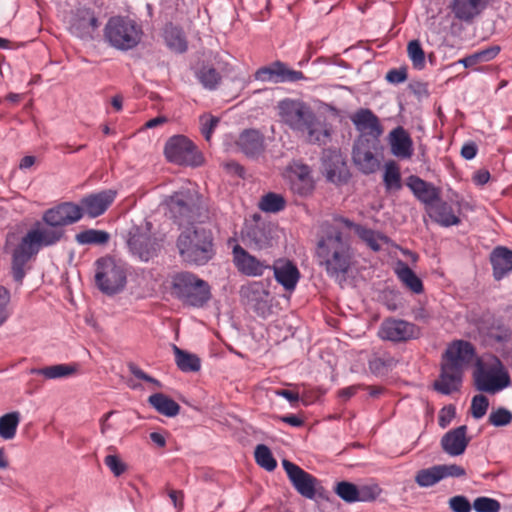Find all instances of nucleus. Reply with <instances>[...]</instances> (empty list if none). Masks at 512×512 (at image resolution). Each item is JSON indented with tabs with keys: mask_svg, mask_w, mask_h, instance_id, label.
<instances>
[{
	"mask_svg": "<svg viewBox=\"0 0 512 512\" xmlns=\"http://www.w3.org/2000/svg\"><path fill=\"white\" fill-rule=\"evenodd\" d=\"M316 256L319 265L324 267L329 277L340 284L346 280L352 265L353 252L350 244L343 239L340 230L332 228L319 240Z\"/></svg>",
	"mask_w": 512,
	"mask_h": 512,
	"instance_id": "obj_1",
	"label": "nucleus"
},
{
	"mask_svg": "<svg viewBox=\"0 0 512 512\" xmlns=\"http://www.w3.org/2000/svg\"><path fill=\"white\" fill-rule=\"evenodd\" d=\"M176 246L183 262L191 266H204L215 255L213 236L203 227H188L177 238Z\"/></svg>",
	"mask_w": 512,
	"mask_h": 512,
	"instance_id": "obj_2",
	"label": "nucleus"
},
{
	"mask_svg": "<svg viewBox=\"0 0 512 512\" xmlns=\"http://www.w3.org/2000/svg\"><path fill=\"white\" fill-rule=\"evenodd\" d=\"M473 379L475 388L488 394H496L511 384L507 368L494 355H487L477 360Z\"/></svg>",
	"mask_w": 512,
	"mask_h": 512,
	"instance_id": "obj_3",
	"label": "nucleus"
},
{
	"mask_svg": "<svg viewBox=\"0 0 512 512\" xmlns=\"http://www.w3.org/2000/svg\"><path fill=\"white\" fill-rule=\"evenodd\" d=\"M151 223L132 227L126 237L129 253L141 262H149L158 257L162 249V239L151 232Z\"/></svg>",
	"mask_w": 512,
	"mask_h": 512,
	"instance_id": "obj_4",
	"label": "nucleus"
},
{
	"mask_svg": "<svg viewBox=\"0 0 512 512\" xmlns=\"http://www.w3.org/2000/svg\"><path fill=\"white\" fill-rule=\"evenodd\" d=\"M172 288L178 299L194 307L203 306L211 297L208 283L187 271L173 276Z\"/></svg>",
	"mask_w": 512,
	"mask_h": 512,
	"instance_id": "obj_5",
	"label": "nucleus"
},
{
	"mask_svg": "<svg viewBox=\"0 0 512 512\" xmlns=\"http://www.w3.org/2000/svg\"><path fill=\"white\" fill-rule=\"evenodd\" d=\"M141 27L132 19L115 16L108 20L104 29L106 41L119 50H129L141 40Z\"/></svg>",
	"mask_w": 512,
	"mask_h": 512,
	"instance_id": "obj_6",
	"label": "nucleus"
},
{
	"mask_svg": "<svg viewBox=\"0 0 512 512\" xmlns=\"http://www.w3.org/2000/svg\"><path fill=\"white\" fill-rule=\"evenodd\" d=\"M95 282L97 287L107 295L120 292L126 283V272L122 265L113 258L104 257L96 261Z\"/></svg>",
	"mask_w": 512,
	"mask_h": 512,
	"instance_id": "obj_7",
	"label": "nucleus"
},
{
	"mask_svg": "<svg viewBox=\"0 0 512 512\" xmlns=\"http://www.w3.org/2000/svg\"><path fill=\"white\" fill-rule=\"evenodd\" d=\"M165 203L170 216L179 225L199 218V197L189 189L175 192L166 199Z\"/></svg>",
	"mask_w": 512,
	"mask_h": 512,
	"instance_id": "obj_8",
	"label": "nucleus"
},
{
	"mask_svg": "<svg viewBox=\"0 0 512 512\" xmlns=\"http://www.w3.org/2000/svg\"><path fill=\"white\" fill-rule=\"evenodd\" d=\"M282 466L291 484L301 496L310 500L325 498V489L316 477L287 459L282 460Z\"/></svg>",
	"mask_w": 512,
	"mask_h": 512,
	"instance_id": "obj_9",
	"label": "nucleus"
},
{
	"mask_svg": "<svg viewBox=\"0 0 512 512\" xmlns=\"http://www.w3.org/2000/svg\"><path fill=\"white\" fill-rule=\"evenodd\" d=\"M168 161L178 165L197 166L201 164V156L196 146L184 135L170 137L164 147Z\"/></svg>",
	"mask_w": 512,
	"mask_h": 512,
	"instance_id": "obj_10",
	"label": "nucleus"
},
{
	"mask_svg": "<svg viewBox=\"0 0 512 512\" xmlns=\"http://www.w3.org/2000/svg\"><path fill=\"white\" fill-rule=\"evenodd\" d=\"M64 236V229L44 222H37L20 242L32 253L37 254L41 247L55 245Z\"/></svg>",
	"mask_w": 512,
	"mask_h": 512,
	"instance_id": "obj_11",
	"label": "nucleus"
},
{
	"mask_svg": "<svg viewBox=\"0 0 512 512\" xmlns=\"http://www.w3.org/2000/svg\"><path fill=\"white\" fill-rule=\"evenodd\" d=\"M278 108L282 120L293 130L301 132L313 120L314 113L303 102L285 99Z\"/></svg>",
	"mask_w": 512,
	"mask_h": 512,
	"instance_id": "obj_12",
	"label": "nucleus"
},
{
	"mask_svg": "<svg viewBox=\"0 0 512 512\" xmlns=\"http://www.w3.org/2000/svg\"><path fill=\"white\" fill-rule=\"evenodd\" d=\"M382 340L406 342L420 336V329L413 323L396 318L385 319L378 330Z\"/></svg>",
	"mask_w": 512,
	"mask_h": 512,
	"instance_id": "obj_13",
	"label": "nucleus"
},
{
	"mask_svg": "<svg viewBox=\"0 0 512 512\" xmlns=\"http://www.w3.org/2000/svg\"><path fill=\"white\" fill-rule=\"evenodd\" d=\"M321 159L322 172L328 181L336 184L347 181L349 172L339 151L333 149L324 150Z\"/></svg>",
	"mask_w": 512,
	"mask_h": 512,
	"instance_id": "obj_14",
	"label": "nucleus"
},
{
	"mask_svg": "<svg viewBox=\"0 0 512 512\" xmlns=\"http://www.w3.org/2000/svg\"><path fill=\"white\" fill-rule=\"evenodd\" d=\"M255 79L263 82L282 83L300 81L305 77L301 71L290 69L284 63L276 61L270 66L258 69Z\"/></svg>",
	"mask_w": 512,
	"mask_h": 512,
	"instance_id": "obj_15",
	"label": "nucleus"
},
{
	"mask_svg": "<svg viewBox=\"0 0 512 512\" xmlns=\"http://www.w3.org/2000/svg\"><path fill=\"white\" fill-rule=\"evenodd\" d=\"M82 218L79 205L64 202L44 212L42 220L49 225L61 227L73 224Z\"/></svg>",
	"mask_w": 512,
	"mask_h": 512,
	"instance_id": "obj_16",
	"label": "nucleus"
},
{
	"mask_svg": "<svg viewBox=\"0 0 512 512\" xmlns=\"http://www.w3.org/2000/svg\"><path fill=\"white\" fill-rule=\"evenodd\" d=\"M98 26V19L91 9L79 8L72 16L70 31L78 38L91 40Z\"/></svg>",
	"mask_w": 512,
	"mask_h": 512,
	"instance_id": "obj_17",
	"label": "nucleus"
},
{
	"mask_svg": "<svg viewBox=\"0 0 512 512\" xmlns=\"http://www.w3.org/2000/svg\"><path fill=\"white\" fill-rule=\"evenodd\" d=\"M115 196L116 191L109 189L82 198L79 205L82 215L86 214L91 218L102 215L112 204Z\"/></svg>",
	"mask_w": 512,
	"mask_h": 512,
	"instance_id": "obj_18",
	"label": "nucleus"
},
{
	"mask_svg": "<svg viewBox=\"0 0 512 512\" xmlns=\"http://www.w3.org/2000/svg\"><path fill=\"white\" fill-rule=\"evenodd\" d=\"M463 371L464 369L460 366L443 360L439 379L434 383L435 390L445 395L458 391L462 382Z\"/></svg>",
	"mask_w": 512,
	"mask_h": 512,
	"instance_id": "obj_19",
	"label": "nucleus"
},
{
	"mask_svg": "<svg viewBox=\"0 0 512 512\" xmlns=\"http://www.w3.org/2000/svg\"><path fill=\"white\" fill-rule=\"evenodd\" d=\"M490 0H450L448 8L455 19L472 23L488 6Z\"/></svg>",
	"mask_w": 512,
	"mask_h": 512,
	"instance_id": "obj_20",
	"label": "nucleus"
},
{
	"mask_svg": "<svg viewBox=\"0 0 512 512\" xmlns=\"http://www.w3.org/2000/svg\"><path fill=\"white\" fill-rule=\"evenodd\" d=\"M353 161L365 174L374 173L379 167V162L372 152L370 141L365 138H359L354 143Z\"/></svg>",
	"mask_w": 512,
	"mask_h": 512,
	"instance_id": "obj_21",
	"label": "nucleus"
},
{
	"mask_svg": "<svg viewBox=\"0 0 512 512\" xmlns=\"http://www.w3.org/2000/svg\"><path fill=\"white\" fill-rule=\"evenodd\" d=\"M469 442L470 437L467 436V426L461 425L443 435L441 447L446 454L455 457L465 452Z\"/></svg>",
	"mask_w": 512,
	"mask_h": 512,
	"instance_id": "obj_22",
	"label": "nucleus"
},
{
	"mask_svg": "<svg viewBox=\"0 0 512 512\" xmlns=\"http://www.w3.org/2000/svg\"><path fill=\"white\" fill-rule=\"evenodd\" d=\"M233 256L238 270L248 276H261L266 269L270 268L265 262L250 255L239 245L234 247Z\"/></svg>",
	"mask_w": 512,
	"mask_h": 512,
	"instance_id": "obj_23",
	"label": "nucleus"
},
{
	"mask_svg": "<svg viewBox=\"0 0 512 512\" xmlns=\"http://www.w3.org/2000/svg\"><path fill=\"white\" fill-rule=\"evenodd\" d=\"M269 269H273L275 279L286 290L291 291L296 287L300 278V272L293 262L279 259Z\"/></svg>",
	"mask_w": 512,
	"mask_h": 512,
	"instance_id": "obj_24",
	"label": "nucleus"
},
{
	"mask_svg": "<svg viewBox=\"0 0 512 512\" xmlns=\"http://www.w3.org/2000/svg\"><path fill=\"white\" fill-rule=\"evenodd\" d=\"M273 229L270 224L260 222L247 228L246 239L249 245L255 249H266L274 244Z\"/></svg>",
	"mask_w": 512,
	"mask_h": 512,
	"instance_id": "obj_25",
	"label": "nucleus"
},
{
	"mask_svg": "<svg viewBox=\"0 0 512 512\" xmlns=\"http://www.w3.org/2000/svg\"><path fill=\"white\" fill-rule=\"evenodd\" d=\"M351 121L358 131L375 138L383 133L378 117L370 109L362 108L357 110L351 116Z\"/></svg>",
	"mask_w": 512,
	"mask_h": 512,
	"instance_id": "obj_26",
	"label": "nucleus"
},
{
	"mask_svg": "<svg viewBox=\"0 0 512 512\" xmlns=\"http://www.w3.org/2000/svg\"><path fill=\"white\" fill-rule=\"evenodd\" d=\"M389 143L394 156L402 159L410 158L413 154V142L408 132L401 126L389 133Z\"/></svg>",
	"mask_w": 512,
	"mask_h": 512,
	"instance_id": "obj_27",
	"label": "nucleus"
},
{
	"mask_svg": "<svg viewBox=\"0 0 512 512\" xmlns=\"http://www.w3.org/2000/svg\"><path fill=\"white\" fill-rule=\"evenodd\" d=\"M473 357V346L466 341H457L447 348L443 355V360L464 369L472 361Z\"/></svg>",
	"mask_w": 512,
	"mask_h": 512,
	"instance_id": "obj_28",
	"label": "nucleus"
},
{
	"mask_svg": "<svg viewBox=\"0 0 512 512\" xmlns=\"http://www.w3.org/2000/svg\"><path fill=\"white\" fill-rule=\"evenodd\" d=\"M407 186L414 195L426 205V210L439 199V191L432 184L417 176H410L407 179Z\"/></svg>",
	"mask_w": 512,
	"mask_h": 512,
	"instance_id": "obj_29",
	"label": "nucleus"
},
{
	"mask_svg": "<svg viewBox=\"0 0 512 512\" xmlns=\"http://www.w3.org/2000/svg\"><path fill=\"white\" fill-rule=\"evenodd\" d=\"M237 145L244 154L255 157L264 151V136L256 129H246L239 135Z\"/></svg>",
	"mask_w": 512,
	"mask_h": 512,
	"instance_id": "obj_30",
	"label": "nucleus"
},
{
	"mask_svg": "<svg viewBox=\"0 0 512 512\" xmlns=\"http://www.w3.org/2000/svg\"><path fill=\"white\" fill-rule=\"evenodd\" d=\"M493 267V276L501 280L512 271V250L506 247H496L490 256Z\"/></svg>",
	"mask_w": 512,
	"mask_h": 512,
	"instance_id": "obj_31",
	"label": "nucleus"
},
{
	"mask_svg": "<svg viewBox=\"0 0 512 512\" xmlns=\"http://www.w3.org/2000/svg\"><path fill=\"white\" fill-rule=\"evenodd\" d=\"M427 213L432 220L445 227L457 225L460 222L452 207L440 198L433 205H430Z\"/></svg>",
	"mask_w": 512,
	"mask_h": 512,
	"instance_id": "obj_32",
	"label": "nucleus"
},
{
	"mask_svg": "<svg viewBox=\"0 0 512 512\" xmlns=\"http://www.w3.org/2000/svg\"><path fill=\"white\" fill-rule=\"evenodd\" d=\"M148 403L160 414L175 417L180 412V406L163 393H155L148 398Z\"/></svg>",
	"mask_w": 512,
	"mask_h": 512,
	"instance_id": "obj_33",
	"label": "nucleus"
},
{
	"mask_svg": "<svg viewBox=\"0 0 512 512\" xmlns=\"http://www.w3.org/2000/svg\"><path fill=\"white\" fill-rule=\"evenodd\" d=\"M301 132L306 133V140L313 144H326L327 139L330 137V131L327 126L318 121L315 115L313 120L309 121Z\"/></svg>",
	"mask_w": 512,
	"mask_h": 512,
	"instance_id": "obj_34",
	"label": "nucleus"
},
{
	"mask_svg": "<svg viewBox=\"0 0 512 512\" xmlns=\"http://www.w3.org/2000/svg\"><path fill=\"white\" fill-rule=\"evenodd\" d=\"M177 367L183 372H197L200 370L201 362L196 354L190 353L172 345Z\"/></svg>",
	"mask_w": 512,
	"mask_h": 512,
	"instance_id": "obj_35",
	"label": "nucleus"
},
{
	"mask_svg": "<svg viewBox=\"0 0 512 512\" xmlns=\"http://www.w3.org/2000/svg\"><path fill=\"white\" fill-rule=\"evenodd\" d=\"M77 371L76 364H56L46 366L43 368H32L31 374H38L44 376L46 379H59L69 377Z\"/></svg>",
	"mask_w": 512,
	"mask_h": 512,
	"instance_id": "obj_36",
	"label": "nucleus"
},
{
	"mask_svg": "<svg viewBox=\"0 0 512 512\" xmlns=\"http://www.w3.org/2000/svg\"><path fill=\"white\" fill-rule=\"evenodd\" d=\"M80 245H105L110 240V234L104 230L87 229L75 235Z\"/></svg>",
	"mask_w": 512,
	"mask_h": 512,
	"instance_id": "obj_37",
	"label": "nucleus"
},
{
	"mask_svg": "<svg viewBox=\"0 0 512 512\" xmlns=\"http://www.w3.org/2000/svg\"><path fill=\"white\" fill-rule=\"evenodd\" d=\"M21 415L18 411L4 414L0 417V437L4 440H11L15 437Z\"/></svg>",
	"mask_w": 512,
	"mask_h": 512,
	"instance_id": "obj_38",
	"label": "nucleus"
},
{
	"mask_svg": "<svg viewBox=\"0 0 512 512\" xmlns=\"http://www.w3.org/2000/svg\"><path fill=\"white\" fill-rule=\"evenodd\" d=\"M35 255L20 243L13 253V276L17 282H21L24 277V265Z\"/></svg>",
	"mask_w": 512,
	"mask_h": 512,
	"instance_id": "obj_39",
	"label": "nucleus"
},
{
	"mask_svg": "<svg viewBox=\"0 0 512 512\" xmlns=\"http://www.w3.org/2000/svg\"><path fill=\"white\" fill-rule=\"evenodd\" d=\"M397 275L403 284L412 292L419 294L423 291L421 279L408 265L401 264L397 269Z\"/></svg>",
	"mask_w": 512,
	"mask_h": 512,
	"instance_id": "obj_40",
	"label": "nucleus"
},
{
	"mask_svg": "<svg viewBox=\"0 0 512 512\" xmlns=\"http://www.w3.org/2000/svg\"><path fill=\"white\" fill-rule=\"evenodd\" d=\"M486 336L491 345H503L512 340V331L504 324H493L488 328Z\"/></svg>",
	"mask_w": 512,
	"mask_h": 512,
	"instance_id": "obj_41",
	"label": "nucleus"
},
{
	"mask_svg": "<svg viewBox=\"0 0 512 512\" xmlns=\"http://www.w3.org/2000/svg\"><path fill=\"white\" fill-rule=\"evenodd\" d=\"M164 38L172 50L179 53L186 51L187 43L179 28L172 25L167 26L164 31Z\"/></svg>",
	"mask_w": 512,
	"mask_h": 512,
	"instance_id": "obj_42",
	"label": "nucleus"
},
{
	"mask_svg": "<svg viewBox=\"0 0 512 512\" xmlns=\"http://www.w3.org/2000/svg\"><path fill=\"white\" fill-rule=\"evenodd\" d=\"M197 79L204 88L214 90L221 82V75L215 68L209 65H203L196 73Z\"/></svg>",
	"mask_w": 512,
	"mask_h": 512,
	"instance_id": "obj_43",
	"label": "nucleus"
},
{
	"mask_svg": "<svg viewBox=\"0 0 512 512\" xmlns=\"http://www.w3.org/2000/svg\"><path fill=\"white\" fill-rule=\"evenodd\" d=\"M355 231L358 236L373 250L379 251L382 244L386 243L387 238L385 236L376 233L375 231L362 227L360 225L355 226Z\"/></svg>",
	"mask_w": 512,
	"mask_h": 512,
	"instance_id": "obj_44",
	"label": "nucleus"
},
{
	"mask_svg": "<svg viewBox=\"0 0 512 512\" xmlns=\"http://www.w3.org/2000/svg\"><path fill=\"white\" fill-rule=\"evenodd\" d=\"M500 51L499 46H492L487 49H484L482 51L476 52L472 55H469L463 59H461L459 62L463 64L465 67H472L478 63L481 62H487L492 60L497 56V54Z\"/></svg>",
	"mask_w": 512,
	"mask_h": 512,
	"instance_id": "obj_45",
	"label": "nucleus"
},
{
	"mask_svg": "<svg viewBox=\"0 0 512 512\" xmlns=\"http://www.w3.org/2000/svg\"><path fill=\"white\" fill-rule=\"evenodd\" d=\"M285 199L280 194L267 193L261 198L259 208L264 212L276 213L285 208Z\"/></svg>",
	"mask_w": 512,
	"mask_h": 512,
	"instance_id": "obj_46",
	"label": "nucleus"
},
{
	"mask_svg": "<svg viewBox=\"0 0 512 512\" xmlns=\"http://www.w3.org/2000/svg\"><path fill=\"white\" fill-rule=\"evenodd\" d=\"M383 181L387 190H400L401 175L398 166L394 162L387 163L383 175Z\"/></svg>",
	"mask_w": 512,
	"mask_h": 512,
	"instance_id": "obj_47",
	"label": "nucleus"
},
{
	"mask_svg": "<svg viewBox=\"0 0 512 512\" xmlns=\"http://www.w3.org/2000/svg\"><path fill=\"white\" fill-rule=\"evenodd\" d=\"M254 454L256 463L260 467L266 469L267 471H273L276 468L277 462L274 459L270 449L266 445L260 444L256 446Z\"/></svg>",
	"mask_w": 512,
	"mask_h": 512,
	"instance_id": "obj_48",
	"label": "nucleus"
},
{
	"mask_svg": "<svg viewBox=\"0 0 512 512\" xmlns=\"http://www.w3.org/2000/svg\"><path fill=\"white\" fill-rule=\"evenodd\" d=\"M407 53L415 69L421 70L425 67V52L419 40H412L408 43Z\"/></svg>",
	"mask_w": 512,
	"mask_h": 512,
	"instance_id": "obj_49",
	"label": "nucleus"
},
{
	"mask_svg": "<svg viewBox=\"0 0 512 512\" xmlns=\"http://www.w3.org/2000/svg\"><path fill=\"white\" fill-rule=\"evenodd\" d=\"M441 481L437 465L421 469L415 476V482L420 487H430Z\"/></svg>",
	"mask_w": 512,
	"mask_h": 512,
	"instance_id": "obj_50",
	"label": "nucleus"
},
{
	"mask_svg": "<svg viewBox=\"0 0 512 512\" xmlns=\"http://www.w3.org/2000/svg\"><path fill=\"white\" fill-rule=\"evenodd\" d=\"M335 493L348 503L357 502L359 500V489L351 482L341 481L337 483Z\"/></svg>",
	"mask_w": 512,
	"mask_h": 512,
	"instance_id": "obj_51",
	"label": "nucleus"
},
{
	"mask_svg": "<svg viewBox=\"0 0 512 512\" xmlns=\"http://www.w3.org/2000/svg\"><path fill=\"white\" fill-rule=\"evenodd\" d=\"M488 422L495 427L507 426L512 422V412L504 407H499L490 413Z\"/></svg>",
	"mask_w": 512,
	"mask_h": 512,
	"instance_id": "obj_52",
	"label": "nucleus"
},
{
	"mask_svg": "<svg viewBox=\"0 0 512 512\" xmlns=\"http://www.w3.org/2000/svg\"><path fill=\"white\" fill-rule=\"evenodd\" d=\"M473 509L476 512H499L501 504L496 499L481 496L474 500Z\"/></svg>",
	"mask_w": 512,
	"mask_h": 512,
	"instance_id": "obj_53",
	"label": "nucleus"
},
{
	"mask_svg": "<svg viewBox=\"0 0 512 512\" xmlns=\"http://www.w3.org/2000/svg\"><path fill=\"white\" fill-rule=\"evenodd\" d=\"M489 407V400L483 394L475 395L471 401V414L475 419L482 418Z\"/></svg>",
	"mask_w": 512,
	"mask_h": 512,
	"instance_id": "obj_54",
	"label": "nucleus"
},
{
	"mask_svg": "<svg viewBox=\"0 0 512 512\" xmlns=\"http://www.w3.org/2000/svg\"><path fill=\"white\" fill-rule=\"evenodd\" d=\"M291 190L300 195L307 196L314 189V182L312 178L301 179H290Z\"/></svg>",
	"mask_w": 512,
	"mask_h": 512,
	"instance_id": "obj_55",
	"label": "nucleus"
},
{
	"mask_svg": "<svg viewBox=\"0 0 512 512\" xmlns=\"http://www.w3.org/2000/svg\"><path fill=\"white\" fill-rule=\"evenodd\" d=\"M394 365L393 358L383 359L375 357L369 361V369L372 373L377 375H383L387 373Z\"/></svg>",
	"mask_w": 512,
	"mask_h": 512,
	"instance_id": "obj_56",
	"label": "nucleus"
},
{
	"mask_svg": "<svg viewBox=\"0 0 512 512\" xmlns=\"http://www.w3.org/2000/svg\"><path fill=\"white\" fill-rule=\"evenodd\" d=\"M199 121L201 126V133L207 141H210L211 135L220 121L219 118L204 114L200 116Z\"/></svg>",
	"mask_w": 512,
	"mask_h": 512,
	"instance_id": "obj_57",
	"label": "nucleus"
},
{
	"mask_svg": "<svg viewBox=\"0 0 512 512\" xmlns=\"http://www.w3.org/2000/svg\"><path fill=\"white\" fill-rule=\"evenodd\" d=\"M449 509L452 512H471L473 504L463 495H456L448 500Z\"/></svg>",
	"mask_w": 512,
	"mask_h": 512,
	"instance_id": "obj_58",
	"label": "nucleus"
},
{
	"mask_svg": "<svg viewBox=\"0 0 512 512\" xmlns=\"http://www.w3.org/2000/svg\"><path fill=\"white\" fill-rule=\"evenodd\" d=\"M437 468L441 480L448 477H463L466 475L465 469L457 464H442L437 465Z\"/></svg>",
	"mask_w": 512,
	"mask_h": 512,
	"instance_id": "obj_59",
	"label": "nucleus"
},
{
	"mask_svg": "<svg viewBox=\"0 0 512 512\" xmlns=\"http://www.w3.org/2000/svg\"><path fill=\"white\" fill-rule=\"evenodd\" d=\"M104 463L116 477H119L127 470V465L117 455H107L104 458Z\"/></svg>",
	"mask_w": 512,
	"mask_h": 512,
	"instance_id": "obj_60",
	"label": "nucleus"
},
{
	"mask_svg": "<svg viewBox=\"0 0 512 512\" xmlns=\"http://www.w3.org/2000/svg\"><path fill=\"white\" fill-rule=\"evenodd\" d=\"M9 303V290L3 286H0V326H2L10 316Z\"/></svg>",
	"mask_w": 512,
	"mask_h": 512,
	"instance_id": "obj_61",
	"label": "nucleus"
},
{
	"mask_svg": "<svg viewBox=\"0 0 512 512\" xmlns=\"http://www.w3.org/2000/svg\"><path fill=\"white\" fill-rule=\"evenodd\" d=\"M456 415V409L453 405L443 407L439 412L438 423L441 428L447 427Z\"/></svg>",
	"mask_w": 512,
	"mask_h": 512,
	"instance_id": "obj_62",
	"label": "nucleus"
},
{
	"mask_svg": "<svg viewBox=\"0 0 512 512\" xmlns=\"http://www.w3.org/2000/svg\"><path fill=\"white\" fill-rule=\"evenodd\" d=\"M407 79L406 68L392 69L386 74V80L392 84H399Z\"/></svg>",
	"mask_w": 512,
	"mask_h": 512,
	"instance_id": "obj_63",
	"label": "nucleus"
},
{
	"mask_svg": "<svg viewBox=\"0 0 512 512\" xmlns=\"http://www.w3.org/2000/svg\"><path fill=\"white\" fill-rule=\"evenodd\" d=\"M128 367H129L130 372H131V373H132L136 378L141 379V380H144V381H146V382H150V383L154 384V385H155V386H157V387H161V383H160L157 379H155V378H153V377L149 376L148 374H146V373H145L143 370H141L137 365H135V364L131 363V364H129V366H128Z\"/></svg>",
	"mask_w": 512,
	"mask_h": 512,
	"instance_id": "obj_64",
	"label": "nucleus"
}]
</instances>
